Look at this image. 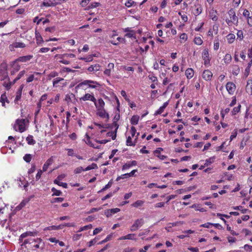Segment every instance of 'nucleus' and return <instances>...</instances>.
<instances>
[{"label":"nucleus","mask_w":252,"mask_h":252,"mask_svg":"<svg viewBox=\"0 0 252 252\" xmlns=\"http://www.w3.org/2000/svg\"><path fill=\"white\" fill-rule=\"evenodd\" d=\"M13 128L15 131L23 132L26 130V120L17 119L15 122Z\"/></svg>","instance_id":"nucleus-1"},{"label":"nucleus","mask_w":252,"mask_h":252,"mask_svg":"<svg viewBox=\"0 0 252 252\" xmlns=\"http://www.w3.org/2000/svg\"><path fill=\"white\" fill-rule=\"evenodd\" d=\"M7 64L6 63H2L0 66V80H4L8 78L7 71Z\"/></svg>","instance_id":"nucleus-2"},{"label":"nucleus","mask_w":252,"mask_h":252,"mask_svg":"<svg viewBox=\"0 0 252 252\" xmlns=\"http://www.w3.org/2000/svg\"><path fill=\"white\" fill-rule=\"evenodd\" d=\"M144 223L143 219H138L136 220L133 224L130 227V231L132 232L137 230L140 227H141Z\"/></svg>","instance_id":"nucleus-3"},{"label":"nucleus","mask_w":252,"mask_h":252,"mask_svg":"<svg viewBox=\"0 0 252 252\" xmlns=\"http://www.w3.org/2000/svg\"><path fill=\"white\" fill-rule=\"evenodd\" d=\"M202 57L204 60V64L205 66H208L210 64V59L207 49H205L202 54Z\"/></svg>","instance_id":"nucleus-4"},{"label":"nucleus","mask_w":252,"mask_h":252,"mask_svg":"<svg viewBox=\"0 0 252 252\" xmlns=\"http://www.w3.org/2000/svg\"><path fill=\"white\" fill-rule=\"evenodd\" d=\"M226 89L230 95H233L236 90V85L232 82H228L225 85Z\"/></svg>","instance_id":"nucleus-5"},{"label":"nucleus","mask_w":252,"mask_h":252,"mask_svg":"<svg viewBox=\"0 0 252 252\" xmlns=\"http://www.w3.org/2000/svg\"><path fill=\"white\" fill-rule=\"evenodd\" d=\"M96 114L102 118H105L108 120L109 118V114L106 112L104 108L96 109Z\"/></svg>","instance_id":"nucleus-6"},{"label":"nucleus","mask_w":252,"mask_h":252,"mask_svg":"<svg viewBox=\"0 0 252 252\" xmlns=\"http://www.w3.org/2000/svg\"><path fill=\"white\" fill-rule=\"evenodd\" d=\"M37 234V231H27L25 233H22L19 238L20 242H22V240L24 238L28 237V236H35Z\"/></svg>","instance_id":"nucleus-7"},{"label":"nucleus","mask_w":252,"mask_h":252,"mask_svg":"<svg viewBox=\"0 0 252 252\" xmlns=\"http://www.w3.org/2000/svg\"><path fill=\"white\" fill-rule=\"evenodd\" d=\"M42 242V239L41 238H36V239H33V238H28L25 239L23 244L22 245H25L26 244H32L33 243H41Z\"/></svg>","instance_id":"nucleus-8"},{"label":"nucleus","mask_w":252,"mask_h":252,"mask_svg":"<svg viewBox=\"0 0 252 252\" xmlns=\"http://www.w3.org/2000/svg\"><path fill=\"white\" fill-rule=\"evenodd\" d=\"M228 15L230 19L233 21V24H237L238 19L236 16L235 12L233 9H230L228 12Z\"/></svg>","instance_id":"nucleus-9"},{"label":"nucleus","mask_w":252,"mask_h":252,"mask_svg":"<svg viewBox=\"0 0 252 252\" xmlns=\"http://www.w3.org/2000/svg\"><path fill=\"white\" fill-rule=\"evenodd\" d=\"M213 76L212 72L209 70H205L202 73V77L206 81H210Z\"/></svg>","instance_id":"nucleus-10"},{"label":"nucleus","mask_w":252,"mask_h":252,"mask_svg":"<svg viewBox=\"0 0 252 252\" xmlns=\"http://www.w3.org/2000/svg\"><path fill=\"white\" fill-rule=\"evenodd\" d=\"M80 100L83 101L91 100L94 102L95 101L96 99L93 94H86L80 98Z\"/></svg>","instance_id":"nucleus-11"},{"label":"nucleus","mask_w":252,"mask_h":252,"mask_svg":"<svg viewBox=\"0 0 252 252\" xmlns=\"http://www.w3.org/2000/svg\"><path fill=\"white\" fill-rule=\"evenodd\" d=\"M120 211V209L119 208H114L111 209H109L106 210L105 212V215L107 217H110L112 216L113 215L119 212Z\"/></svg>","instance_id":"nucleus-12"},{"label":"nucleus","mask_w":252,"mask_h":252,"mask_svg":"<svg viewBox=\"0 0 252 252\" xmlns=\"http://www.w3.org/2000/svg\"><path fill=\"white\" fill-rule=\"evenodd\" d=\"M33 58L32 55H27L25 56H21L17 59V61L26 63L30 61Z\"/></svg>","instance_id":"nucleus-13"},{"label":"nucleus","mask_w":252,"mask_h":252,"mask_svg":"<svg viewBox=\"0 0 252 252\" xmlns=\"http://www.w3.org/2000/svg\"><path fill=\"white\" fill-rule=\"evenodd\" d=\"M94 104L96 109L97 108H104L105 102L102 98L98 99L97 102L96 100L94 102Z\"/></svg>","instance_id":"nucleus-14"},{"label":"nucleus","mask_w":252,"mask_h":252,"mask_svg":"<svg viewBox=\"0 0 252 252\" xmlns=\"http://www.w3.org/2000/svg\"><path fill=\"white\" fill-rule=\"evenodd\" d=\"M53 163V157L49 158L43 165L42 170L43 171H46L48 168Z\"/></svg>","instance_id":"nucleus-15"},{"label":"nucleus","mask_w":252,"mask_h":252,"mask_svg":"<svg viewBox=\"0 0 252 252\" xmlns=\"http://www.w3.org/2000/svg\"><path fill=\"white\" fill-rule=\"evenodd\" d=\"M209 17L213 21H217V11L213 9H211L209 12Z\"/></svg>","instance_id":"nucleus-16"},{"label":"nucleus","mask_w":252,"mask_h":252,"mask_svg":"<svg viewBox=\"0 0 252 252\" xmlns=\"http://www.w3.org/2000/svg\"><path fill=\"white\" fill-rule=\"evenodd\" d=\"M75 57V55L73 54H57L55 56V58H59V59H62L63 58H73Z\"/></svg>","instance_id":"nucleus-17"},{"label":"nucleus","mask_w":252,"mask_h":252,"mask_svg":"<svg viewBox=\"0 0 252 252\" xmlns=\"http://www.w3.org/2000/svg\"><path fill=\"white\" fill-rule=\"evenodd\" d=\"M137 164V161L135 160H133L132 161L127 162L125 163L122 167V170H124L127 169H128L131 166H135Z\"/></svg>","instance_id":"nucleus-18"},{"label":"nucleus","mask_w":252,"mask_h":252,"mask_svg":"<svg viewBox=\"0 0 252 252\" xmlns=\"http://www.w3.org/2000/svg\"><path fill=\"white\" fill-rule=\"evenodd\" d=\"M100 69V66L98 64H95L94 65H92L90 67H88V70L90 72H96L99 70Z\"/></svg>","instance_id":"nucleus-19"},{"label":"nucleus","mask_w":252,"mask_h":252,"mask_svg":"<svg viewBox=\"0 0 252 252\" xmlns=\"http://www.w3.org/2000/svg\"><path fill=\"white\" fill-rule=\"evenodd\" d=\"M168 101L164 102L163 103V105L161 106V107H160L159 108L157 111H156L155 115H158L161 114L163 112L164 109L166 107V106L168 105Z\"/></svg>","instance_id":"nucleus-20"},{"label":"nucleus","mask_w":252,"mask_h":252,"mask_svg":"<svg viewBox=\"0 0 252 252\" xmlns=\"http://www.w3.org/2000/svg\"><path fill=\"white\" fill-rule=\"evenodd\" d=\"M23 89V86H21L20 88L16 92V95L14 101L15 103H18V101L21 99L22 95V92Z\"/></svg>","instance_id":"nucleus-21"},{"label":"nucleus","mask_w":252,"mask_h":252,"mask_svg":"<svg viewBox=\"0 0 252 252\" xmlns=\"http://www.w3.org/2000/svg\"><path fill=\"white\" fill-rule=\"evenodd\" d=\"M230 67L232 68V73L234 75H237L240 72V68L238 65H232Z\"/></svg>","instance_id":"nucleus-22"},{"label":"nucleus","mask_w":252,"mask_h":252,"mask_svg":"<svg viewBox=\"0 0 252 252\" xmlns=\"http://www.w3.org/2000/svg\"><path fill=\"white\" fill-rule=\"evenodd\" d=\"M185 74L188 79H191L194 75V70L191 68H188Z\"/></svg>","instance_id":"nucleus-23"},{"label":"nucleus","mask_w":252,"mask_h":252,"mask_svg":"<svg viewBox=\"0 0 252 252\" xmlns=\"http://www.w3.org/2000/svg\"><path fill=\"white\" fill-rule=\"evenodd\" d=\"M57 4V2H53L51 0H44L43 2L42 5L45 6H54L56 5Z\"/></svg>","instance_id":"nucleus-24"},{"label":"nucleus","mask_w":252,"mask_h":252,"mask_svg":"<svg viewBox=\"0 0 252 252\" xmlns=\"http://www.w3.org/2000/svg\"><path fill=\"white\" fill-rule=\"evenodd\" d=\"M63 79L60 77H58L54 79L53 81V85L54 87H58L59 84L61 83L62 81H63Z\"/></svg>","instance_id":"nucleus-25"},{"label":"nucleus","mask_w":252,"mask_h":252,"mask_svg":"<svg viewBox=\"0 0 252 252\" xmlns=\"http://www.w3.org/2000/svg\"><path fill=\"white\" fill-rule=\"evenodd\" d=\"M223 60L225 64H229L232 60V57L231 55L229 54H226L224 57Z\"/></svg>","instance_id":"nucleus-26"},{"label":"nucleus","mask_w":252,"mask_h":252,"mask_svg":"<svg viewBox=\"0 0 252 252\" xmlns=\"http://www.w3.org/2000/svg\"><path fill=\"white\" fill-rule=\"evenodd\" d=\"M18 61H17V59L12 62V67L14 70L16 71H18L20 69V65L18 63Z\"/></svg>","instance_id":"nucleus-27"},{"label":"nucleus","mask_w":252,"mask_h":252,"mask_svg":"<svg viewBox=\"0 0 252 252\" xmlns=\"http://www.w3.org/2000/svg\"><path fill=\"white\" fill-rule=\"evenodd\" d=\"M139 117L137 115H134L132 117L130 120V123L132 125H136L139 121Z\"/></svg>","instance_id":"nucleus-28"},{"label":"nucleus","mask_w":252,"mask_h":252,"mask_svg":"<svg viewBox=\"0 0 252 252\" xmlns=\"http://www.w3.org/2000/svg\"><path fill=\"white\" fill-rule=\"evenodd\" d=\"M90 83H93V84H96V85H99V83L96 81H92V80H85L83 82H82V83H80L78 86H81L82 85H90Z\"/></svg>","instance_id":"nucleus-29"},{"label":"nucleus","mask_w":252,"mask_h":252,"mask_svg":"<svg viewBox=\"0 0 252 252\" xmlns=\"http://www.w3.org/2000/svg\"><path fill=\"white\" fill-rule=\"evenodd\" d=\"M226 37L228 42L229 43H232L235 39V35L233 33H229L227 35Z\"/></svg>","instance_id":"nucleus-30"},{"label":"nucleus","mask_w":252,"mask_h":252,"mask_svg":"<svg viewBox=\"0 0 252 252\" xmlns=\"http://www.w3.org/2000/svg\"><path fill=\"white\" fill-rule=\"evenodd\" d=\"M26 141L29 145H33L35 143V141L33 139L32 135H29L26 138Z\"/></svg>","instance_id":"nucleus-31"},{"label":"nucleus","mask_w":252,"mask_h":252,"mask_svg":"<svg viewBox=\"0 0 252 252\" xmlns=\"http://www.w3.org/2000/svg\"><path fill=\"white\" fill-rule=\"evenodd\" d=\"M241 107V105L240 104L237 107H235L231 111L232 115H235L238 113L240 111Z\"/></svg>","instance_id":"nucleus-32"},{"label":"nucleus","mask_w":252,"mask_h":252,"mask_svg":"<svg viewBox=\"0 0 252 252\" xmlns=\"http://www.w3.org/2000/svg\"><path fill=\"white\" fill-rule=\"evenodd\" d=\"M215 157H211L209 158L206 159L205 160V166H208L211 163H213L215 160Z\"/></svg>","instance_id":"nucleus-33"},{"label":"nucleus","mask_w":252,"mask_h":252,"mask_svg":"<svg viewBox=\"0 0 252 252\" xmlns=\"http://www.w3.org/2000/svg\"><path fill=\"white\" fill-rule=\"evenodd\" d=\"M144 201L143 200H137L133 203L131 205L134 207H138L143 205Z\"/></svg>","instance_id":"nucleus-34"},{"label":"nucleus","mask_w":252,"mask_h":252,"mask_svg":"<svg viewBox=\"0 0 252 252\" xmlns=\"http://www.w3.org/2000/svg\"><path fill=\"white\" fill-rule=\"evenodd\" d=\"M86 139L85 140L86 143L92 147H94V145L90 141V137L87 133L86 134Z\"/></svg>","instance_id":"nucleus-35"},{"label":"nucleus","mask_w":252,"mask_h":252,"mask_svg":"<svg viewBox=\"0 0 252 252\" xmlns=\"http://www.w3.org/2000/svg\"><path fill=\"white\" fill-rule=\"evenodd\" d=\"M7 101L6 95L5 94H2L0 97V102L2 103L3 106H5V102Z\"/></svg>","instance_id":"nucleus-36"},{"label":"nucleus","mask_w":252,"mask_h":252,"mask_svg":"<svg viewBox=\"0 0 252 252\" xmlns=\"http://www.w3.org/2000/svg\"><path fill=\"white\" fill-rule=\"evenodd\" d=\"M97 168V166L96 164L94 163H93L91 165H89L86 168H85V171H88L91 169H94Z\"/></svg>","instance_id":"nucleus-37"},{"label":"nucleus","mask_w":252,"mask_h":252,"mask_svg":"<svg viewBox=\"0 0 252 252\" xmlns=\"http://www.w3.org/2000/svg\"><path fill=\"white\" fill-rule=\"evenodd\" d=\"M92 228V225L90 224L89 225H85V226H83V227H81L79 228V229L78 231V232H81L82 231L86 230L87 229H91Z\"/></svg>","instance_id":"nucleus-38"},{"label":"nucleus","mask_w":252,"mask_h":252,"mask_svg":"<svg viewBox=\"0 0 252 252\" xmlns=\"http://www.w3.org/2000/svg\"><path fill=\"white\" fill-rule=\"evenodd\" d=\"M233 209L235 210H240L242 213H246L248 211V209H242V207L241 206L233 207Z\"/></svg>","instance_id":"nucleus-39"},{"label":"nucleus","mask_w":252,"mask_h":252,"mask_svg":"<svg viewBox=\"0 0 252 252\" xmlns=\"http://www.w3.org/2000/svg\"><path fill=\"white\" fill-rule=\"evenodd\" d=\"M93 57H94V56H93V55H90L88 57H86V58L81 57V58H79V59L81 60H84L86 62H91L93 61Z\"/></svg>","instance_id":"nucleus-40"},{"label":"nucleus","mask_w":252,"mask_h":252,"mask_svg":"<svg viewBox=\"0 0 252 252\" xmlns=\"http://www.w3.org/2000/svg\"><path fill=\"white\" fill-rule=\"evenodd\" d=\"M51 190L53 192V195L60 196L62 194L60 190L56 189L55 188H52Z\"/></svg>","instance_id":"nucleus-41"},{"label":"nucleus","mask_w":252,"mask_h":252,"mask_svg":"<svg viewBox=\"0 0 252 252\" xmlns=\"http://www.w3.org/2000/svg\"><path fill=\"white\" fill-rule=\"evenodd\" d=\"M107 134L108 136L111 137L113 140H115L117 136V131L116 130H114L113 132H108Z\"/></svg>","instance_id":"nucleus-42"},{"label":"nucleus","mask_w":252,"mask_h":252,"mask_svg":"<svg viewBox=\"0 0 252 252\" xmlns=\"http://www.w3.org/2000/svg\"><path fill=\"white\" fill-rule=\"evenodd\" d=\"M230 111V109L229 108H226L224 110H222L220 113L222 119L224 118V116L226 114L229 113Z\"/></svg>","instance_id":"nucleus-43"},{"label":"nucleus","mask_w":252,"mask_h":252,"mask_svg":"<svg viewBox=\"0 0 252 252\" xmlns=\"http://www.w3.org/2000/svg\"><path fill=\"white\" fill-rule=\"evenodd\" d=\"M111 238H112V235L111 234L108 235L107 236V237L104 240H103L99 242L98 243V244L101 245V244H103L104 243H106L107 241L110 240Z\"/></svg>","instance_id":"nucleus-44"},{"label":"nucleus","mask_w":252,"mask_h":252,"mask_svg":"<svg viewBox=\"0 0 252 252\" xmlns=\"http://www.w3.org/2000/svg\"><path fill=\"white\" fill-rule=\"evenodd\" d=\"M202 40L200 37H196L194 38V43L196 45H200L202 44Z\"/></svg>","instance_id":"nucleus-45"},{"label":"nucleus","mask_w":252,"mask_h":252,"mask_svg":"<svg viewBox=\"0 0 252 252\" xmlns=\"http://www.w3.org/2000/svg\"><path fill=\"white\" fill-rule=\"evenodd\" d=\"M126 144L127 146H135V144L133 143L132 142V139L130 136H128L127 138L126 141Z\"/></svg>","instance_id":"nucleus-46"},{"label":"nucleus","mask_w":252,"mask_h":252,"mask_svg":"<svg viewBox=\"0 0 252 252\" xmlns=\"http://www.w3.org/2000/svg\"><path fill=\"white\" fill-rule=\"evenodd\" d=\"M64 177L65 175L64 174H62L58 176V177L54 181V183L55 184L59 183V181L63 180Z\"/></svg>","instance_id":"nucleus-47"},{"label":"nucleus","mask_w":252,"mask_h":252,"mask_svg":"<svg viewBox=\"0 0 252 252\" xmlns=\"http://www.w3.org/2000/svg\"><path fill=\"white\" fill-rule=\"evenodd\" d=\"M82 171H86L85 169L82 167H79L75 168L74 170V173L75 174H79L81 173Z\"/></svg>","instance_id":"nucleus-48"},{"label":"nucleus","mask_w":252,"mask_h":252,"mask_svg":"<svg viewBox=\"0 0 252 252\" xmlns=\"http://www.w3.org/2000/svg\"><path fill=\"white\" fill-rule=\"evenodd\" d=\"M24 160L27 162H30L32 159V156L30 154H26L23 158Z\"/></svg>","instance_id":"nucleus-49"},{"label":"nucleus","mask_w":252,"mask_h":252,"mask_svg":"<svg viewBox=\"0 0 252 252\" xmlns=\"http://www.w3.org/2000/svg\"><path fill=\"white\" fill-rule=\"evenodd\" d=\"M25 70H22V71H20L19 72V73L18 74L17 77L14 79V82H15L16 81H17V80L20 79L25 74Z\"/></svg>","instance_id":"nucleus-50"},{"label":"nucleus","mask_w":252,"mask_h":252,"mask_svg":"<svg viewBox=\"0 0 252 252\" xmlns=\"http://www.w3.org/2000/svg\"><path fill=\"white\" fill-rule=\"evenodd\" d=\"M64 58H63L62 59H59V58H57V59H59V62L60 63H63L64 64H66V65L69 64L70 63V62L67 60H64Z\"/></svg>","instance_id":"nucleus-51"},{"label":"nucleus","mask_w":252,"mask_h":252,"mask_svg":"<svg viewBox=\"0 0 252 252\" xmlns=\"http://www.w3.org/2000/svg\"><path fill=\"white\" fill-rule=\"evenodd\" d=\"M252 82V85H250V86H249V82H248V84L247 85L246 90L247 92L250 94V95H252V80H251Z\"/></svg>","instance_id":"nucleus-52"},{"label":"nucleus","mask_w":252,"mask_h":252,"mask_svg":"<svg viewBox=\"0 0 252 252\" xmlns=\"http://www.w3.org/2000/svg\"><path fill=\"white\" fill-rule=\"evenodd\" d=\"M191 208H195V210L197 211H199L201 212H204L206 211V210L204 209L203 208H200L198 206H197L196 205L193 204L192 205Z\"/></svg>","instance_id":"nucleus-53"},{"label":"nucleus","mask_w":252,"mask_h":252,"mask_svg":"<svg viewBox=\"0 0 252 252\" xmlns=\"http://www.w3.org/2000/svg\"><path fill=\"white\" fill-rule=\"evenodd\" d=\"M63 198L62 197H57L53 199V200L51 201L52 203H55V202H62L63 201Z\"/></svg>","instance_id":"nucleus-54"},{"label":"nucleus","mask_w":252,"mask_h":252,"mask_svg":"<svg viewBox=\"0 0 252 252\" xmlns=\"http://www.w3.org/2000/svg\"><path fill=\"white\" fill-rule=\"evenodd\" d=\"M227 230L230 232V233L232 235H235L237 236L238 235V233H236L235 231L231 229V227H230L228 225H227Z\"/></svg>","instance_id":"nucleus-55"},{"label":"nucleus","mask_w":252,"mask_h":252,"mask_svg":"<svg viewBox=\"0 0 252 252\" xmlns=\"http://www.w3.org/2000/svg\"><path fill=\"white\" fill-rule=\"evenodd\" d=\"M137 171V170L136 169H134L131 171L130 173L124 174V175H126V178H128L129 177L133 176L134 173Z\"/></svg>","instance_id":"nucleus-56"},{"label":"nucleus","mask_w":252,"mask_h":252,"mask_svg":"<svg viewBox=\"0 0 252 252\" xmlns=\"http://www.w3.org/2000/svg\"><path fill=\"white\" fill-rule=\"evenodd\" d=\"M237 35L238 38H240V40H242L244 38L243 32L241 30L238 31Z\"/></svg>","instance_id":"nucleus-57"},{"label":"nucleus","mask_w":252,"mask_h":252,"mask_svg":"<svg viewBox=\"0 0 252 252\" xmlns=\"http://www.w3.org/2000/svg\"><path fill=\"white\" fill-rule=\"evenodd\" d=\"M220 46V43L218 40H215L214 44V49L215 50L219 49Z\"/></svg>","instance_id":"nucleus-58"},{"label":"nucleus","mask_w":252,"mask_h":252,"mask_svg":"<svg viewBox=\"0 0 252 252\" xmlns=\"http://www.w3.org/2000/svg\"><path fill=\"white\" fill-rule=\"evenodd\" d=\"M100 5V3L97 2H94L91 3V4L89 6V8H93L94 7H96Z\"/></svg>","instance_id":"nucleus-59"},{"label":"nucleus","mask_w":252,"mask_h":252,"mask_svg":"<svg viewBox=\"0 0 252 252\" xmlns=\"http://www.w3.org/2000/svg\"><path fill=\"white\" fill-rule=\"evenodd\" d=\"M126 239L127 240H135V234H128L126 235Z\"/></svg>","instance_id":"nucleus-60"},{"label":"nucleus","mask_w":252,"mask_h":252,"mask_svg":"<svg viewBox=\"0 0 252 252\" xmlns=\"http://www.w3.org/2000/svg\"><path fill=\"white\" fill-rule=\"evenodd\" d=\"M16 48H24L25 47V44L22 42H16L15 44Z\"/></svg>","instance_id":"nucleus-61"},{"label":"nucleus","mask_w":252,"mask_h":252,"mask_svg":"<svg viewBox=\"0 0 252 252\" xmlns=\"http://www.w3.org/2000/svg\"><path fill=\"white\" fill-rule=\"evenodd\" d=\"M57 230L56 225H52L48 227H46L44 229V230Z\"/></svg>","instance_id":"nucleus-62"},{"label":"nucleus","mask_w":252,"mask_h":252,"mask_svg":"<svg viewBox=\"0 0 252 252\" xmlns=\"http://www.w3.org/2000/svg\"><path fill=\"white\" fill-rule=\"evenodd\" d=\"M6 7L4 0H0V9H4Z\"/></svg>","instance_id":"nucleus-63"},{"label":"nucleus","mask_w":252,"mask_h":252,"mask_svg":"<svg viewBox=\"0 0 252 252\" xmlns=\"http://www.w3.org/2000/svg\"><path fill=\"white\" fill-rule=\"evenodd\" d=\"M42 171L43 170H39L38 171V172L37 173L36 176H35V178H36V180H38L41 178V175L42 173Z\"/></svg>","instance_id":"nucleus-64"}]
</instances>
